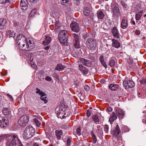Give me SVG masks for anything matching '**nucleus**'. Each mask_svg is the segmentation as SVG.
<instances>
[{
	"label": "nucleus",
	"mask_w": 146,
	"mask_h": 146,
	"mask_svg": "<svg viewBox=\"0 0 146 146\" xmlns=\"http://www.w3.org/2000/svg\"><path fill=\"white\" fill-rule=\"evenodd\" d=\"M27 48V50H26L25 51H29L30 50H32L35 46V43L33 40H30L28 42H26V45Z\"/></svg>",
	"instance_id": "nucleus-10"
},
{
	"label": "nucleus",
	"mask_w": 146,
	"mask_h": 146,
	"mask_svg": "<svg viewBox=\"0 0 146 146\" xmlns=\"http://www.w3.org/2000/svg\"><path fill=\"white\" fill-rule=\"evenodd\" d=\"M82 23L84 25H89V23L88 22V20L86 17H84L82 19Z\"/></svg>",
	"instance_id": "nucleus-30"
},
{
	"label": "nucleus",
	"mask_w": 146,
	"mask_h": 146,
	"mask_svg": "<svg viewBox=\"0 0 146 146\" xmlns=\"http://www.w3.org/2000/svg\"><path fill=\"white\" fill-rule=\"evenodd\" d=\"M36 12V9H33L31 11V14H32L33 15H34L35 14Z\"/></svg>",
	"instance_id": "nucleus-58"
},
{
	"label": "nucleus",
	"mask_w": 146,
	"mask_h": 146,
	"mask_svg": "<svg viewBox=\"0 0 146 146\" xmlns=\"http://www.w3.org/2000/svg\"><path fill=\"white\" fill-rule=\"evenodd\" d=\"M72 36L74 38L75 41H79L78 36L75 33L73 34Z\"/></svg>",
	"instance_id": "nucleus-39"
},
{
	"label": "nucleus",
	"mask_w": 146,
	"mask_h": 146,
	"mask_svg": "<svg viewBox=\"0 0 146 146\" xmlns=\"http://www.w3.org/2000/svg\"><path fill=\"white\" fill-rule=\"evenodd\" d=\"M112 33L114 37L118 38H120V35L117 29L116 28L114 27L113 29Z\"/></svg>",
	"instance_id": "nucleus-18"
},
{
	"label": "nucleus",
	"mask_w": 146,
	"mask_h": 146,
	"mask_svg": "<svg viewBox=\"0 0 146 146\" xmlns=\"http://www.w3.org/2000/svg\"><path fill=\"white\" fill-rule=\"evenodd\" d=\"M36 90L37 91L36 92V93L37 94H39L40 96L43 95V94H45L43 93L42 91H41L38 88H36Z\"/></svg>",
	"instance_id": "nucleus-42"
},
{
	"label": "nucleus",
	"mask_w": 146,
	"mask_h": 146,
	"mask_svg": "<svg viewBox=\"0 0 146 146\" xmlns=\"http://www.w3.org/2000/svg\"><path fill=\"white\" fill-rule=\"evenodd\" d=\"M24 37H25V36H23L22 34H19L17 36V40H19L20 39H21L22 38H23Z\"/></svg>",
	"instance_id": "nucleus-45"
},
{
	"label": "nucleus",
	"mask_w": 146,
	"mask_h": 146,
	"mask_svg": "<svg viewBox=\"0 0 146 146\" xmlns=\"http://www.w3.org/2000/svg\"><path fill=\"white\" fill-rule=\"evenodd\" d=\"M7 96L10 99V100L11 101H13V98L12 97V96L9 95V94H7Z\"/></svg>",
	"instance_id": "nucleus-59"
},
{
	"label": "nucleus",
	"mask_w": 146,
	"mask_h": 146,
	"mask_svg": "<svg viewBox=\"0 0 146 146\" xmlns=\"http://www.w3.org/2000/svg\"><path fill=\"white\" fill-rule=\"evenodd\" d=\"M119 86L116 84H111L109 86V88L112 90L115 91L118 89Z\"/></svg>",
	"instance_id": "nucleus-22"
},
{
	"label": "nucleus",
	"mask_w": 146,
	"mask_h": 146,
	"mask_svg": "<svg viewBox=\"0 0 146 146\" xmlns=\"http://www.w3.org/2000/svg\"><path fill=\"white\" fill-rule=\"evenodd\" d=\"M45 79L47 81H50L52 80V78L50 76H47L46 77Z\"/></svg>",
	"instance_id": "nucleus-53"
},
{
	"label": "nucleus",
	"mask_w": 146,
	"mask_h": 146,
	"mask_svg": "<svg viewBox=\"0 0 146 146\" xmlns=\"http://www.w3.org/2000/svg\"><path fill=\"white\" fill-rule=\"evenodd\" d=\"M84 88L85 90L87 91H88L90 89L89 86L87 85H86L85 86Z\"/></svg>",
	"instance_id": "nucleus-56"
},
{
	"label": "nucleus",
	"mask_w": 146,
	"mask_h": 146,
	"mask_svg": "<svg viewBox=\"0 0 146 146\" xmlns=\"http://www.w3.org/2000/svg\"><path fill=\"white\" fill-rule=\"evenodd\" d=\"M107 110L108 112H111L112 110V109L111 107H110L107 108Z\"/></svg>",
	"instance_id": "nucleus-60"
},
{
	"label": "nucleus",
	"mask_w": 146,
	"mask_h": 146,
	"mask_svg": "<svg viewBox=\"0 0 146 146\" xmlns=\"http://www.w3.org/2000/svg\"><path fill=\"white\" fill-rule=\"evenodd\" d=\"M55 134L58 139H60L61 138V136L62 135L63 133L61 130H56L55 131Z\"/></svg>",
	"instance_id": "nucleus-25"
},
{
	"label": "nucleus",
	"mask_w": 146,
	"mask_h": 146,
	"mask_svg": "<svg viewBox=\"0 0 146 146\" xmlns=\"http://www.w3.org/2000/svg\"><path fill=\"white\" fill-rule=\"evenodd\" d=\"M3 100L2 97L0 95V105L2 104L3 106H5V103H3Z\"/></svg>",
	"instance_id": "nucleus-47"
},
{
	"label": "nucleus",
	"mask_w": 146,
	"mask_h": 146,
	"mask_svg": "<svg viewBox=\"0 0 146 146\" xmlns=\"http://www.w3.org/2000/svg\"><path fill=\"white\" fill-rule=\"evenodd\" d=\"M117 116L120 119L123 118L125 115V113L123 110L119 108H117L115 111Z\"/></svg>",
	"instance_id": "nucleus-11"
},
{
	"label": "nucleus",
	"mask_w": 146,
	"mask_h": 146,
	"mask_svg": "<svg viewBox=\"0 0 146 146\" xmlns=\"http://www.w3.org/2000/svg\"><path fill=\"white\" fill-rule=\"evenodd\" d=\"M28 5V3L27 0H22L20 2V5L22 9L25 10L27 9Z\"/></svg>",
	"instance_id": "nucleus-16"
},
{
	"label": "nucleus",
	"mask_w": 146,
	"mask_h": 146,
	"mask_svg": "<svg viewBox=\"0 0 146 146\" xmlns=\"http://www.w3.org/2000/svg\"><path fill=\"white\" fill-rule=\"evenodd\" d=\"M40 96V98L41 100L43 101L44 102L45 104H46L47 102V100L46 99L47 97L46 96H45L46 95L45 94H43Z\"/></svg>",
	"instance_id": "nucleus-33"
},
{
	"label": "nucleus",
	"mask_w": 146,
	"mask_h": 146,
	"mask_svg": "<svg viewBox=\"0 0 146 146\" xmlns=\"http://www.w3.org/2000/svg\"><path fill=\"white\" fill-rule=\"evenodd\" d=\"M86 45L89 49L94 50L96 47L97 42L94 38H89L86 40Z\"/></svg>",
	"instance_id": "nucleus-5"
},
{
	"label": "nucleus",
	"mask_w": 146,
	"mask_h": 146,
	"mask_svg": "<svg viewBox=\"0 0 146 146\" xmlns=\"http://www.w3.org/2000/svg\"><path fill=\"white\" fill-rule=\"evenodd\" d=\"M101 62V64H102L103 66L106 68H107V65H106V63H105V62H104V61Z\"/></svg>",
	"instance_id": "nucleus-52"
},
{
	"label": "nucleus",
	"mask_w": 146,
	"mask_h": 146,
	"mask_svg": "<svg viewBox=\"0 0 146 146\" xmlns=\"http://www.w3.org/2000/svg\"><path fill=\"white\" fill-rule=\"evenodd\" d=\"M70 26L72 30L76 33L78 32L80 29L78 24L74 21H72L70 24Z\"/></svg>",
	"instance_id": "nucleus-9"
},
{
	"label": "nucleus",
	"mask_w": 146,
	"mask_h": 146,
	"mask_svg": "<svg viewBox=\"0 0 146 146\" xmlns=\"http://www.w3.org/2000/svg\"><path fill=\"white\" fill-rule=\"evenodd\" d=\"M29 119L26 115H23L21 117L19 120L18 122H21L24 124V125H26V124L28 122Z\"/></svg>",
	"instance_id": "nucleus-14"
},
{
	"label": "nucleus",
	"mask_w": 146,
	"mask_h": 146,
	"mask_svg": "<svg viewBox=\"0 0 146 146\" xmlns=\"http://www.w3.org/2000/svg\"><path fill=\"white\" fill-rule=\"evenodd\" d=\"M97 15L98 18L100 19H102L105 16L103 12L101 11H98Z\"/></svg>",
	"instance_id": "nucleus-27"
},
{
	"label": "nucleus",
	"mask_w": 146,
	"mask_h": 146,
	"mask_svg": "<svg viewBox=\"0 0 146 146\" xmlns=\"http://www.w3.org/2000/svg\"><path fill=\"white\" fill-rule=\"evenodd\" d=\"M6 35L7 37L14 38L15 36V33L13 31L9 30L7 32Z\"/></svg>",
	"instance_id": "nucleus-20"
},
{
	"label": "nucleus",
	"mask_w": 146,
	"mask_h": 146,
	"mask_svg": "<svg viewBox=\"0 0 146 146\" xmlns=\"http://www.w3.org/2000/svg\"><path fill=\"white\" fill-rule=\"evenodd\" d=\"M140 82L141 84H146V78H143L141 80H140Z\"/></svg>",
	"instance_id": "nucleus-46"
},
{
	"label": "nucleus",
	"mask_w": 146,
	"mask_h": 146,
	"mask_svg": "<svg viewBox=\"0 0 146 146\" xmlns=\"http://www.w3.org/2000/svg\"><path fill=\"white\" fill-rule=\"evenodd\" d=\"M112 41V46L116 48H118L120 47V43L118 40L113 39Z\"/></svg>",
	"instance_id": "nucleus-19"
},
{
	"label": "nucleus",
	"mask_w": 146,
	"mask_h": 146,
	"mask_svg": "<svg viewBox=\"0 0 146 146\" xmlns=\"http://www.w3.org/2000/svg\"><path fill=\"white\" fill-rule=\"evenodd\" d=\"M33 122L35 123V125L37 127H39L40 126L41 123L37 119L35 118L33 119Z\"/></svg>",
	"instance_id": "nucleus-36"
},
{
	"label": "nucleus",
	"mask_w": 146,
	"mask_h": 146,
	"mask_svg": "<svg viewBox=\"0 0 146 146\" xmlns=\"http://www.w3.org/2000/svg\"><path fill=\"white\" fill-rule=\"evenodd\" d=\"M123 85L125 89L128 88H132L135 86L134 82L131 80H129L127 81H123Z\"/></svg>",
	"instance_id": "nucleus-8"
},
{
	"label": "nucleus",
	"mask_w": 146,
	"mask_h": 146,
	"mask_svg": "<svg viewBox=\"0 0 146 146\" xmlns=\"http://www.w3.org/2000/svg\"><path fill=\"white\" fill-rule=\"evenodd\" d=\"M58 36L60 43L64 45H66L68 42V39L69 37L67 31L65 30L60 31Z\"/></svg>",
	"instance_id": "nucleus-2"
},
{
	"label": "nucleus",
	"mask_w": 146,
	"mask_h": 146,
	"mask_svg": "<svg viewBox=\"0 0 146 146\" xmlns=\"http://www.w3.org/2000/svg\"><path fill=\"white\" fill-rule=\"evenodd\" d=\"M74 46L76 48H79L80 46L79 45V41H74Z\"/></svg>",
	"instance_id": "nucleus-41"
},
{
	"label": "nucleus",
	"mask_w": 146,
	"mask_h": 146,
	"mask_svg": "<svg viewBox=\"0 0 146 146\" xmlns=\"http://www.w3.org/2000/svg\"><path fill=\"white\" fill-rule=\"evenodd\" d=\"M76 131L78 135H81L80 128V127L77 128Z\"/></svg>",
	"instance_id": "nucleus-49"
},
{
	"label": "nucleus",
	"mask_w": 146,
	"mask_h": 146,
	"mask_svg": "<svg viewBox=\"0 0 146 146\" xmlns=\"http://www.w3.org/2000/svg\"><path fill=\"white\" fill-rule=\"evenodd\" d=\"M6 146H23L16 135H11L7 137Z\"/></svg>",
	"instance_id": "nucleus-1"
},
{
	"label": "nucleus",
	"mask_w": 146,
	"mask_h": 146,
	"mask_svg": "<svg viewBox=\"0 0 146 146\" xmlns=\"http://www.w3.org/2000/svg\"><path fill=\"white\" fill-rule=\"evenodd\" d=\"M143 12V10L138 11V13L136 14L135 16L136 20L139 21L141 19Z\"/></svg>",
	"instance_id": "nucleus-24"
},
{
	"label": "nucleus",
	"mask_w": 146,
	"mask_h": 146,
	"mask_svg": "<svg viewBox=\"0 0 146 146\" xmlns=\"http://www.w3.org/2000/svg\"><path fill=\"white\" fill-rule=\"evenodd\" d=\"M34 132L35 130L32 126H27L24 133L23 137L26 139H30L34 135Z\"/></svg>",
	"instance_id": "nucleus-4"
},
{
	"label": "nucleus",
	"mask_w": 146,
	"mask_h": 146,
	"mask_svg": "<svg viewBox=\"0 0 146 146\" xmlns=\"http://www.w3.org/2000/svg\"><path fill=\"white\" fill-rule=\"evenodd\" d=\"M115 64V61L112 59H110L109 62V65L111 67H113Z\"/></svg>",
	"instance_id": "nucleus-35"
},
{
	"label": "nucleus",
	"mask_w": 146,
	"mask_h": 146,
	"mask_svg": "<svg viewBox=\"0 0 146 146\" xmlns=\"http://www.w3.org/2000/svg\"><path fill=\"white\" fill-rule=\"evenodd\" d=\"M51 39V38L49 36H46L44 40L42 42V44L45 45H48L50 42Z\"/></svg>",
	"instance_id": "nucleus-21"
},
{
	"label": "nucleus",
	"mask_w": 146,
	"mask_h": 146,
	"mask_svg": "<svg viewBox=\"0 0 146 146\" xmlns=\"http://www.w3.org/2000/svg\"><path fill=\"white\" fill-rule=\"evenodd\" d=\"M65 67L61 64H58L56 68V70H62L64 69Z\"/></svg>",
	"instance_id": "nucleus-34"
},
{
	"label": "nucleus",
	"mask_w": 146,
	"mask_h": 146,
	"mask_svg": "<svg viewBox=\"0 0 146 146\" xmlns=\"http://www.w3.org/2000/svg\"><path fill=\"white\" fill-rule=\"evenodd\" d=\"M26 38L25 37L22 38L21 39L17 40V44L19 45L20 48L23 50H27L28 48L25 47V43L26 42Z\"/></svg>",
	"instance_id": "nucleus-7"
},
{
	"label": "nucleus",
	"mask_w": 146,
	"mask_h": 146,
	"mask_svg": "<svg viewBox=\"0 0 146 146\" xmlns=\"http://www.w3.org/2000/svg\"><path fill=\"white\" fill-rule=\"evenodd\" d=\"M120 3L124 8H127L128 6L125 1L121 0L120 1Z\"/></svg>",
	"instance_id": "nucleus-40"
},
{
	"label": "nucleus",
	"mask_w": 146,
	"mask_h": 146,
	"mask_svg": "<svg viewBox=\"0 0 146 146\" xmlns=\"http://www.w3.org/2000/svg\"><path fill=\"white\" fill-rule=\"evenodd\" d=\"M121 26L122 28L123 29H125L127 27V21L124 19H122Z\"/></svg>",
	"instance_id": "nucleus-26"
},
{
	"label": "nucleus",
	"mask_w": 146,
	"mask_h": 146,
	"mask_svg": "<svg viewBox=\"0 0 146 146\" xmlns=\"http://www.w3.org/2000/svg\"><path fill=\"white\" fill-rule=\"evenodd\" d=\"M79 69L81 72L84 74H87L88 71V69L85 66L82 64L79 65Z\"/></svg>",
	"instance_id": "nucleus-13"
},
{
	"label": "nucleus",
	"mask_w": 146,
	"mask_h": 146,
	"mask_svg": "<svg viewBox=\"0 0 146 146\" xmlns=\"http://www.w3.org/2000/svg\"><path fill=\"white\" fill-rule=\"evenodd\" d=\"M117 117L116 114L114 112L112 113V115L111 117L110 118L109 121L110 123L111 124L115 120Z\"/></svg>",
	"instance_id": "nucleus-23"
},
{
	"label": "nucleus",
	"mask_w": 146,
	"mask_h": 146,
	"mask_svg": "<svg viewBox=\"0 0 146 146\" xmlns=\"http://www.w3.org/2000/svg\"><path fill=\"white\" fill-rule=\"evenodd\" d=\"M93 138V143H95L97 141V139L96 138V136H94L93 137H92Z\"/></svg>",
	"instance_id": "nucleus-51"
},
{
	"label": "nucleus",
	"mask_w": 146,
	"mask_h": 146,
	"mask_svg": "<svg viewBox=\"0 0 146 146\" xmlns=\"http://www.w3.org/2000/svg\"><path fill=\"white\" fill-rule=\"evenodd\" d=\"M1 126L2 127H4L6 126L8 124V119L6 117L3 118L0 123Z\"/></svg>",
	"instance_id": "nucleus-17"
},
{
	"label": "nucleus",
	"mask_w": 146,
	"mask_h": 146,
	"mask_svg": "<svg viewBox=\"0 0 146 146\" xmlns=\"http://www.w3.org/2000/svg\"><path fill=\"white\" fill-rule=\"evenodd\" d=\"M79 62L84 66H90L91 65V62L90 60L84 59L83 58H80L79 59Z\"/></svg>",
	"instance_id": "nucleus-12"
},
{
	"label": "nucleus",
	"mask_w": 146,
	"mask_h": 146,
	"mask_svg": "<svg viewBox=\"0 0 146 146\" xmlns=\"http://www.w3.org/2000/svg\"><path fill=\"white\" fill-rule=\"evenodd\" d=\"M100 61L101 62L103 61H104V56L102 55H101L100 56L99 58Z\"/></svg>",
	"instance_id": "nucleus-55"
},
{
	"label": "nucleus",
	"mask_w": 146,
	"mask_h": 146,
	"mask_svg": "<svg viewBox=\"0 0 146 146\" xmlns=\"http://www.w3.org/2000/svg\"><path fill=\"white\" fill-rule=\"evenodd\" d=\"M140 32L139 31L136 30L135 32V33L136 35H140Z\"/></svg>",
	"instance_id": "nucleus-63"
},
{
	"label": "nucleus",
	"mask_w": 146,
	"mask_h": 146,
	"mask_svg": "<svg viewBox=\"0 0 146 146\" xmlns=\"http://www.w3.org/2000/svg\"><path fill=\"white\" fill-rule=\"evenodd\" d=\"M31 65L32 67L34 69H35L36 68V66L35 64V62H32L31 64Z\"/></svg>",
	"instance_id": "nucleus-50"
},
{
	"label": "nucleus",
	"mask_w": 146,
	"mask_h": 146,
	"mask_svg": "<svg viewBox=\"0 0 146 146\" xmlns=\"http://www.w3.org/2000/svg\"><path fill=\"white\" fill-rule=\"evenodd\" d=\"M124 130L126 132H127L129 131V129L126 126H125L123 127Z\"/></svg>",
	"instance_id": "nucleus-57"
},
{
	"label": "nucleus",
	"mask_w": 146,
	"mask_h": 146,
	"mask_svg": "<svg viewBox=\"0 0 146 146\" xmlns=\"http://www.w3.org/2000/svg\"><path fill=\"white\" fill-rule=\"evenodd\" d=\"M29 63L31 64V63L32 62H34V61L33 58V57H31L30 58L29 61Z\"/></svg>",
	"instance_id": "nucleus-54"
},
{
	"label": "nucleus",
	"mask_w": 146,
	"mask_h": 146,
	"mask_svg": "<svg viewBox=\"0 0 146 146\" xmlns=\"http://www.w3.org/2000/svg\"><path fill=\"white\" fill-rule=\"evenodd\" d=\"M6 19H0V25L2 26H4L6 24Z\"/></svg>",
	"instance_id": "nucleus-32"
},
{
	"label": "nucleus",
	"mask_w": 146,
	"mask_h": 146,
	"mask_svg": "<svg viewBox=\"0 0 146 146\" xmlns=\"http://www.w3.org/2000/svg\"><path fill=\"white\" fill-rule=\"evenodd\" d=\"M38 1V0H29V1L30 2H33L34 3H36Z\"/></svg>",
	"instance_id": "nucleus-64"
},
{
	"label": "nucleus",
	"mask_w": 146,
	"mask_h": 146,
	"mask_svg": "<svg viewBox=\"0 0 146 146\" xmlns=\"http://www.w3.org/2000/svg\"><path fill=\"white\" fill-rule=\"evenodd\" d=\"M86 115L88 117H89L91 115V113L89 110H88L86 112Z\"/></svg>",
	"instance_id": "nucleus-61"
},
{
	"label": "nucleus",
	"mask_w": 146,
	"mask_h": 146,
	"mask_svg": "<svg viewBox=\"0 0 146 146\" xmlns=\"http://www.w3.org/2000/svg\"><path fill=\"white\" fill-rule=\"evenodd\" d=\"M12 0H0V3H10L12 2Z\"/></svg>",
	"instance_id": "nucleus-38"
},
{
	"label": "nucleus",
	"mask_w": 146,
	"mask_h": 146,
	"mask_svg": "<svg viewBox=\"0 0 146 146\" xmlns=\"http://www.w3.org/2000/svg\"><path fill=\"white\" fill-rule=\"evenodd\" d=\"M72 139V138L70 137H69L66 140V145L67 146H69L70 145Z\"/></svg>",
	"instance_id": "nucleus-43"
},
{
	"label": "nucleus",
	"mask_w": 146,
	"mask_h": 146,
	"mask_svg": "<svg viewBox=\"0 0 146 146\" xmlns=\"http://www.w3.org/2000/svg\"><path fill=\"white\" fill-rule=\"evenodd\" d=\"M104 130L105 131V132L107 133H108V130H109V126H108L107 125H105L104 126Z\"/></svg>",
	"instance_id": "nucleus-44"
},
{
	"label": "nucleus",
	"mask_w": 146,
	"mask_h": 146,
	"mask_svg": "<svg viewBox=\"0 0 146 146\" xmlns=\"http://www.w3.org/2000/svg\"><path fill=\"white\" fill-rule=\"evenodd\" d=\"M69 0H62L61 2V3L63 5H65L66 3H67Z\"/></svg>",
	"instance_id": "nucleus-48"
},
{
	"label": "nucleus",
	"mask_w": 146,
	"mask_h": 146,
	"mask_svg": "<svg viewBox=\"0 0 146 146\" xmlns=\"http://www.w3.org/2000/svg\"><path fill=\"white\" fill-rule=\"evenodd\" d=\"M88 36V34H84L83 35V38L84 39H86L87 37Z\"/></svg>",
	"instance_id": "nucleus-62"
},
{
	"label": "nucleus",
	"mask_w": 146,
	"mask_h": 146,
	"mask_svg": "<svg viewBox=\"0 0 146 146\" xmlns=\"http://www.w3.org/2000/svg\"><path fill=\"white\" fill-rule=\"evenodd\" d=\"M65 106L63 105H61L60 107H57L56 108L55 111L58 118L62 119L69 115V113H68L66 116L64 115H63V113L64 115H66V113L64 112V111H65Z\"/></svg>",
	"instance_id": "nucleus-3"
},
{
	"label": "nucleus",
	"mask_w": 146,
	"mask_h": 146,
	"mask_svg": "<svg viewBox=\"0 0 146 146\" xmlns=\"http://www.w3.org/2000/svg\"><path fill=\"white\" fill-rule=\"evenodd\" d=\"M11 111L10 108H4L2 110L3 113L5 115H7L9 114Z\"/></svg>",
	"instance_id": "nucleus-28"
},
{
	"label": "nucleus",
	"mask_w": 146,
	"mask_h": 146,
	"mask_svg": "<svg viewBox=\"0 0 146 146\" xmlns=\"http://www.w3.org/2000/svg\"><path fill=\"white\" fill-rule=\"evenodd\" d=\"M111 8L114 15L116 17H119L120 15L121 12L117 4L113 3L111 5Z\"/></svg>",
	"instance_id": "nucleus-6"
},
{
	"label": "nucleus",
	"mask_w": 146,
	"mask_h": 146,
	"mask_svg": "<svg viewBox=\"0 0 146 146\" xmlns=\"http://www.w3.org/2000/svg\"><path fill=\"white\" fill-rule=\"evenodd\" d=\"M120 133V131L118 125H116L115 129L111 131V133L115 137H117Z\"/></svg>",
	"instance_id": "nucleus-15"
},
{
	"label": "nucleus",
	"mask_w": 146,
	"mask_h": 146,
	"mask_svg": "<svg viewBox=\"0 0 146 146\" xmlns=\"http://www.w3.org/2000/svg\"><path fill=\"white\" fill-rule=\"evenodd\" d=\"M90 12V10L89 8L87 7H86L84 11V14L86 16H88L89 15Z\"/></svg>",
	"instance_id": "nucleus-29"
},
{
	"label": "nucleus",
	"mask_w": 146,
	"mask_h": 146,
	"mask_svg": "<svg viewBox=\"0 0 146 146\" xmlns=\"http://www.w3.org/2000/svg\"><path fill=\"white\" fill-rule=\"evenodd\" d=\"M54 25L55 29L56 30H58L60 27V23L59 22L58 20H56L55 22Z\"/></svg>",
	"instance_id": "nucleus-31"
},
{
	"label": "nucleus",
	"mask_w": 146,
	"mask_h": 146,
	"mask_svg": "<svg viewBox=\"0 0 146 146\" xmlns=\"http://www.w3.org/2000/svg\"><path fill=\"white\" fill-rule=\"evenodd\" d=\"M94 121L96 123L99 122V120L98 116L96 115H94L92 117Z\"/></svg>",
	"instance_id": "nucleus-37"
}]
</instances>
